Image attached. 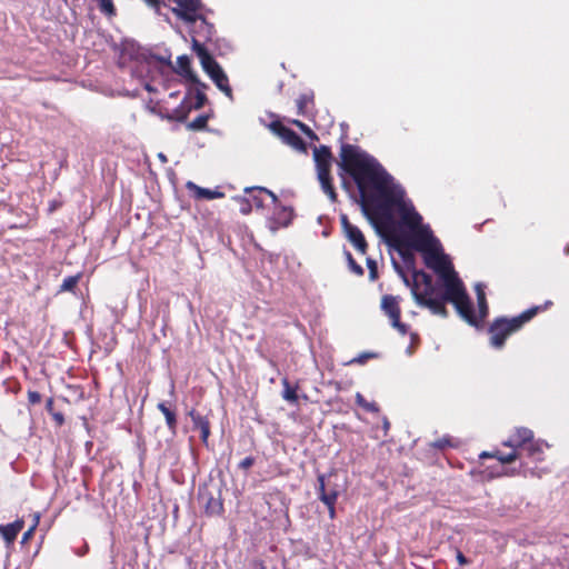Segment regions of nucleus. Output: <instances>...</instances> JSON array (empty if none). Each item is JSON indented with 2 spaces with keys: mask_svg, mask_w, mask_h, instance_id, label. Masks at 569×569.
<instances>
[{
  "mask_svg": "<svg viewBox=\"0 0 569 569\" xmlns=\"http://www.w3.org/2000/svg\"><path fill=\"white\" fill-rule=\"evenodd\" d=\"M339 167L356 184L361 211L377 232H388L395 223V213H398L401 223L410 229V233L393 239L397 250L405 260L407 254L402 249L421 252L425 264L441 279L443 292L435 283L430 287L422 286V289L419 284H412L411 292L416 302L443 318L448 317L446 302H450L466 322L475 323L469 308L470 297L463 282L442 252L430 227L422 224V217L412 202L406 199L402 186L373 156L358 146H341Z\"/></svg>",
  "mask_w": 569,
  "mask_h": 569,
  "instance_id": "nucleus-1",
  "label": "nucleus"
},
{
  "mask_svg": "<svg viewBox=\"0 0 569 569\" xmlns=\"http://www.w3.org/2000/svg\"><path fill=\"white\" fill-rule=\"evenodd\" d=\"M551 302H547L546 306H535L531 307L519 316L513 318L499 317L496 318L488 328V333L490 336V345L493 348L500 349L505 346L506 340L515 332L520 330L522 326L530 321L535 316L538 315L539 311H542L547 308Z\"/></svg>",
  "mask_w": 569,
  "mask_h": 569,
  "instance_id": "nucleus-2",
  "label": "nucleus"
},
{
  "mask_svg": "<svg viewBox=\"0 0 569 569\" xmlns=\"http://www.w3.org/2000/svg\"><path fill=\"white\" fill-rule=\"evenodd\" d=\"M192 49L199 58L204 72L210 77L220 91L232 99V89L229 84L228 76L221 66L214 60L206 47L194 38L192 40Z\"/></svg>",
  "mask_w": 569,
  "mask_h": 569,
  "instance_id": "nucleus-3",
  "label": "nucleus"
},
{
  "mask_svg": "<svg viewBox=\"0 0 569 569\" xmlns=\"http://www.w3.org/2000/svg\"><path fill=\"white\" fill-rule=\"evenodd\" d=\"M313 159L322 191L332 202H336L338 194L332 182L331 166L333 157L330 148L327 146L316 147L313 149Z\"/></svg>",
  "mask_w": 569,
  "mask_h": 569,
  "instance_id": "nucleus-4",
  "label": "nucleus"
},
{
  "mask_svg": "<svg viewBox=\"0 0 569 569\" xmlns=\"http://www.w3.org/2000/svg\"><path fill=\"white\" fill-rule=\"evenodd\" d=\"M207 88H202L201 86H197L194 90H190L187 97L182 100L179 108L174 110V119L179 122H183L187 120L191 110L201 109L207 102V96L204 90Z\"/></svg>",
  "mask_w": 569,
  "mask_h": 569,
  "instance_id": "nucleus-5",
  "label": "nucleus"
},
{
  "mask_svg": "<svg viewBox=\"0 0 569 569\" xmlns=\"http://www.w3.org/2000/svg\"><path fill=\"white\" fill-rule=\"evenodd\" d=\"M340 223L342 228V232L347 240L351 243V246L359 252L360 254H366L369 248V244L365 238L362 231L355 224H352L347 214L340 216Z\"/></svg>",
  "mask_w": 569,
  "mask_h": 569,
  "instance_id": "nucleus-6",
  "label": "nucleus"
},
{
  "mask_svg": "<svg viewBox=\"0 0 569 569\" xmlns=\"http://www.w3.org/2000/svg\"><path fill=\"white\" fill-rule=\"evenodd\" d=\"M381 308L383 312L389 317L391 326L396 328L401 335H406L408 327L400 321L401 309L398 298L392 295H385L381 299Z\"/></svg>",
  "mask_w": 569,
  "mask_h": 569,
  "instance_id": "nucleus-7",
  "label": "nucleus"
},
{
  "mask_svg": "<svg viewBox=\"0 0 569 569\" xmlns=\"http://www.w3.org/2000/svg\"><path fill=\"white\" fill-rule=\"evenodd\" d=\"M178 8L172 9L174 14L187 23H197L201 0H173Z\"/></svg>",
  "mask_w": 569,
  "mask_h": 569,
  "instance_id": "nucleus-8",
  "label": "nucleus"
},
{
  "mask_svg": "<svg viewBox=\"0 0 569 569\" xmlns=\"http://www.w3.org/2000/svg\"><path fill=\"white\" fill-rule=\"evenodd\" d=\"M271 129L276 132L288 146L300 152L307 151V146L303 139L292 129L283 126L279 121L271 123Z\"/></svg>",
  "mask_w": 569,
  "mask_h": 569,
  "instance_id": "nucleus-9",
  "label": "nucleus"
},
{
  "mask_svg": "<svg viewBox=\"0 0 569 569\" xmlns=\"http://www.w3.org/2000/svg\"><path fill=\"white\" fill-rule=\"evenodd\" d=\"M477 303H478V315L475 313L472 302L470 301V312L475 318V323L468 322L470 326L479 328L482 326L485 319L488 317L489 307L486 298L485 288L481 283H477L475 287Z\"/></svg>",
  "mask_w": 569,
  "mask_h": 569,
  "instance_id": "nucleus-10",
  "label": "nucleus"
},
{
  "mask_svg": "<svg viewBox=\"0 0 569 569\" xmlns=\"http://www.w3.org/2000/svg\"><path fill=\"white\" fill-rule=\"evenodd\" d=\"M174 71L183 77L186 80L196 86H201L202 88H208V86L199 80L197 74L191 69V61L188 56H180L177 59V67Z\"/></svg>",
  "mask_w": 569,
  "mask_h": 569,
  "instance_id": "nucleus-11",
  "label": "nucleus"
},
{
  "mask_svg": "<svg viewBox=\"0 0 569 569\" xmlns=\"http://www.w3.org/2000/svg\"><path fill=\"white\" fill-rule=\"evenodd\" d=\"M533 439V432L530 429L518 428L507 441H503V446L519 451Z\"/></svg>",
  "mask_w": 569,
  "mask_h": 569,
  "instance_id": "nucleus-12",
  "label": "nucleus"
},
{
  "mask_svg": "<svg viewBox=\"0 0 569 569\" xmlns=\"http://www.w3.org/2000/svg\"><path fill=\"white\" fill-rule=\"evenodd\" d=\"M295 217L293 209L291 207H284L282 204L274 206L271 222L276 228L288 227Z\"/></svg>",
  "mask_w": 569,
  "mask_h": 569,
  "instance_id": "nucleus-13",
  "label": "nucleus"
},
{
  "mask_svg": "<svg viewBox=\"0 0 569 569\" xmlns=\"http://www.w3.org/2000/svg\"><path fill=\"white\" fill-rule=\"evenodd\" d=\"M189 417L193 423V429L200 430V438L203 443L208 442L210 437V421L207 416H202L199 411L191 409L189 411Z\"/></svg>",
  "mask_w": 569,
  "mask_h": 569,
  "instance_id": "nucleus-14",
  "label": "nucleus"
},
{
  "mask_svg": "<svg viewBox=\"0 0 569 569\" xmlns=\"http://www.w3.org/2000/svg\"><path fill=\"white\" fill-rule=\"evenodd\" d=\"M186 188L188 189L189 192H191L192 197L197 200H213L221 199L224 197V193L222 191L202 188L192 181H188L186 183Z\"/></svg>",
  "mask_w": 569,
  "mask_h": 569,
  "instance_id": "nucleus-15",
  "label": "nucleus"
},
{
  "mask_svg": "<svg viewBox=\"0 0 569 569\" xmlns=\"http://www.w3.org/2000/svg\"><path fill=\"white\" fill-rule=\"evenodd\" d=\"M23 519H17L16 521L8 525H0V535L8 547L13 545L19 532L23 529Z\"/></svg>",
  "mask_w": 569,
  "mask_h": 569,
  "instance_id": "nucleus-16",
  "label": "nucleus"
},
{
  "mask_svg": "<svg viewBox=\"0 0 569 569\" xmlns=\"http://www.w3.org/2000/svg\"><path fill=\"white\" fill-rule=\"evenodd\" d=\"M520 458L527 457L533 461L543 460V445L539 440H532L519 450Z\"/></svg>",
  "mask_w": 569,
  "mask_h": 569,
  "instance_id": "nucleus-17",
  "label": "nucleus"
},
{
  "mask_svg": "<svg viewBox=\"0 0 569 569\" xmlns=\"http://www.w3.org/2000/svg\"><path fill=\"white\" fill-rule=\"evenodd\" d=\"M204 499V512L208 516H220L222 515L224 508L223 502L219 497H214L212 493H206L201 496Z\"/></svg>",
  "mask_w": 569,
  "mask_h": 569,
  "instance_id": "nucleus-18",
  "label": "nucleus"
},
{
  "mask_svg": "<svg viewBox=\"0 0 569 569\" xmlns=\"http://www.w3.org/2000/svg\"><path fill=\"white\" fill-rule=\"evenodd\" d=\"M317 480H318V496H319V499L326 503V497L329 498V499H332V502H337V499H338V496H339V492L338 490L332 487V488H327V485H326V476L320 473L318 475L317 477Z\"/></svg>",
  "mask_w": 569,
  "mask_h": 569,
  "instance_id": "nucleus-19",
  "label": "nucleus"
},
{
  "mask_svg": "<svg viewBox=\"0 0 569 569\" xmlns=\"http://www.w3.org/2000/svg\"><path fill=\"white\" fill-rule=\"evenodd\" d=\"M157 408L164 416L169 431L176 435L178 428V419L176 411L170 406H167L166 402H159L157 405Z\"/></svg>",
  "mask_w": 569,
  "mask_h": 569,
  "instance_id": "nucleus-20",
  "label": "nucleus"
},
{
  "mask_svg": "<svg viewBox=\"0 0 569 569\" xmlns=\"http://www.w3.org/2000/svg\"><path fill=\"white\" fill-rule=\"evenodd\" d=\"M198 21L199 24L197 26L198 30L196 32L203 39L211 40L214 33V26L208 22L202 14H199Z\"/></svg>",
  "mask_w": 569,
  "mask_h": 569,
  "instance_id": "nucleus-21",
  "label": "nucleus"
},
{
  "mask_svg": "<svg viewBox=\"0 0 569 569\" xmlns=\"http://www.w3.org/2000/svg\"><path fill=\"white\" fill-rule=\"evenodd\" d=\"M211 118V114L203 113L199 114L192 121L186 124L187 130L189 131H203L208 128V121Z\"/></svg>",
  "mask_w": 569,
  "mask_h": 569,
  "instance_id": "nucleus-22",
  "label": "nucleus"
},
{
  "mask_svg": "<svg viewBox=\"0 0 569 569\" xmlns=\"http://www.w3.org/2000/svg\"><path fill=\"white\" fill-rule=\"evenodd\" d=\"M313 104V94L302 93L297 99L298 114L307 116L309 113L310 106Z\"/></svg>",
  "mask_w": 569,
  "mask_h": 569,
  "instance_id": "nucleus-23",
  "label": "nucleus"
},
{
  "mask_svg": "<svg viewBox=\"0 0 569 569\" xmlns=\"http://www.w3.org/2000/svg\"><path fill=\"white\" fill-rule=\"evenodd\" d=\"M281 383L283 386L282 398L291 403H296L298 401V387H291L287 378H283Z\"/></svg>",
  "mask_w": 569,
  "mask_h": 569,
  "instance_id": "nucleus-24",
  "label": "nucleus"
},
{
  "mask_svg": "<svg viewBox=\"0 0 569 569\" xmlns=\"http://www.w3.org/2000/svg\"><path fill=\"white\" fill-rule=\"evenodd\" d=\"M80 279H81V273H78L76 276H69V277L64 278L60 286L59 291L60 292H64V291L73 292L78 286V282L80 281Z\"/></svg>",
  "mask_w": 569,
  "mask_h": 569,
  "instance_id": "nucleus-25",
  "label": "nucleus"
},
{
  "mask_svg": "<svg viewBox=\"0 0 569 569\" xmlns=\"http://www.w3.org/2000/svg\"><path fill=\"white\" fill-rule=\"evenodd\" d=\"M356 403L367 412H379V406L376 402H369L366 400L362 393H356Z\"/></svg>",
  "mask_w": 569,
  "mask_h": 569,
  "instance_id": "nucleus-26",
  "label": "nucleus"
},
{
  "mask_svg": "<svg viewBox=\"0 0 569 569\" xmlns=\"http://www.w3.org/2000/svg\"><path fill=\"white\" fill-rule=\"evenodd\" d=\"M430 287L433 283L432 277L423 270H417L413 272V284Z\"/></svg>",
  "mask_w": 569,
  "mask_h": 569,
  "instance_id": "nucleus-27",
  "label": "nucleus"
},
{
  "mask_svg": "<svg viewBox=\"0 0 569 569\" xmlns=\"http://www.w3.org/2000/svg\"><path fill=\"white\" fill-rule=\"evenodd\" d=\"M495 458L497 460H499L503 465L505 463H511V462H513L517 459H521L520 455H519V451L516 450V449H512V451L507 453V455L501 453L500 451H495Z\"/></svg>",
  "mask_w": 569,
  "mask_h": 569,
  "instance_id": "nucleus-28",
  "label": "nucleus"
},
{
  "mask_svg": "<svg viewBox=\"0 0 569 569\" xmlns=\"http://www.w3.org/2000/svg\"><path fill=\"white\" fill-rule=\"evenodd\" d=\"M244 192L264 193L271 198V201L274 206L279 204L278 196L264 187H247V188H244Z\"/></svg>",
  "mask_w": 569,
  "mask_h": 569,
  "instance_id": "nucleus-29",
  "label": "nucleus"
},
{
  "mask_svg": "<svg viewBox=\"0 0 569 569\" xmlns=\"http://www.w3.org/2000/svg\"><path fill=\"white\" fill-rule=\"evenodd\" d=\"M346 258L351 272L359 277L363 276V268L359 263H357V261L353 259L352 254L349 251L346 252Z\"/></svg>",
  "mask_w": 569,
  "mask_h": 569,
  "instance_id": "nucleus-30",
  "label": "nucleus"
},
{
  "mask_svg": "<svg viewBox=\"0 0 569 569\" xmlns=\"http://www.w3.org/2000/svg\"><path fill=\"white\" fill-rule=\"evenodd\" d=\"M99 9L102 13L107 14L108 17H113L117 12L112 0H100Z\"/></svg>",
  "mask_w": 569,
  "mask_h": 569,
  "instance_id": "nucleus-31",
  "label": "nucleus"
},
{
  "mask_svg": "<svg viewBox=\"0 0 569 569\" xmlns=\"http://www.w3.org/2000/svg\"><path fill=\"white\" fill-rule=\"evenodd\" d=\"M236 200L239 202L240 204V211L241 213L243 214H249L252 210V204H251V201L249 198H244V197H238L236 198Z\"/></svg>",
  "mask_w": 569,
  "mask_h": 569,
  "instance_id": "nucleus-32",
  "label": "nucleus"
},
{
  "mask_svg": "<svg viewBox=\"0 0 569 569\" xmlns=\"http://www.w3.org/2000/svg\"><path fill=\"white\" fill-rule=\"evenodd\" d=\"M249 194V199L251 201L252 207H256L257 209L264 208V202L261 197L262 193L258 192H247Z\"/></svg>",
  "mask_w": 569,
  "mask_h": 569,
  "instance_id": "nucleus-33",
  "label": "nucleus"
},
{
  "mask_svg": "<svg viewBox=\"0 0 569 569\" xmlns=\"http://www.w3.org/2000/svg\"><path fill=\"white\" fill-rule=\"evenodd\" d=\"M367 266H368V269H369V278L370 280H376L378 278V267H377V262L371 259V258H368L367 259Z\"/></svg>",
  "mask_w": 569,
  "mask_h": 569,
  "instance_id": "nucleus-34",
  "label": "nucleus"
},
{
  "mask_svg": "<svg viewBox=\"0 0 569 569\" xmlns=\"http://www.w3.org/2000/svg\"><path fill=\"white\" fill-rule=\"evenodd\" d=\"M431 446L436 449L442 450L447 447H451L452 443H451V439L449 437H442V438L437 439L435 442H432Z\"/></svg>",
  "mask_w": 569,
  "mask_h": 569,
  "instance_id": "nucleus-35",
  "label": "nucleus"
},
{
  "mask_svg": "<svg viewBox=\"0 0 569 569\" xmlns=\"http://www.w3.org/2000/svg\"><path fill=\"white\" fill-rule=\"evenodd\" d=\"M291 123L293 126H296L297 128H299L307 136L316 137L313 131L306 123H303L302 121H300V120H292Z\"/></svg>",
  "mask_w": 569,
  "mask_h": 569,
  "instance_id": "nucleus-36",
  "label": "nucleus"
},
{
  "mask_svg": "<svg viewBox=\"0 0 569 569\" xmlns=\"http://www.w3.org/2000/svg\"><path fill=\"white\" fill-rule=\"evenodd\" d=\"M291 123L293 126H296L297 128H299L307 136L316 137L313 131L306 123H303L302 121H300V120H292Z\"/></svg>",
  "mask_w": 569,
  "mask_h": 569,
  "instance_id": "nucleus-37",
  "label": "nucleus"
},
{
  "mask_svg": "<svg viewBox=\"0 0 569 569\" xmlns=\"http://www.w3.org/2000/svg\"><path fill=\"white\" fill-rule=\"evenodd\" d=\"M41 395L38 392V391H32V390H29L28 391V401L30 405H38L41 402Z\"/></svg>",
  "mask_w": 569,
  "mask_h": 569,
  "instance_id": "nucleus-38",
  "label": "nucleus"
},
{
  "mask_svg": "<svg viewBox=\"0 0 569 569\" xmlns=\"http://www.w3.org/2000/svg\"><path fill=\"white\" fill-rule=\"evenodd\" d=\"M254 461L256 460H254L253 457H251V456L250 457H246L244 459H242L239 462L238 467H239V469L248 470V469H250L254 465Z\"/></svg>",
  "mask_w": 569,
  "mask_h": 569,
  "instance_id": "nucleus-39",
  "label": "nucleus"
},
{
  "mask_svg": "<svg viewBox=\"0 0 569 569\" xmlns=\"http://www.w3.org/2000/svg\"><path fill=\"white\" fill-rule=\"evenodd\" d=\"M373 357H375V355H373V353L365 352V353H362V355L358 356L357 358L352 359V360L350 361V363H359V365H363V363H366V362H367V360H368V359L373 358Z\"/></svg>",
  "mask_w": 569,
  "mask_h": 569,
  "instance_id": "nucleus-40",
  "label": "nucleus"
},
{
  "mask_svg": "<svg viewBox=\"0 0 569 569\" xmlns=\"http://www.w3.org/2000/svg\"><path fill=\"white\" fill-rule=\"evenodd\" d=\"M326 500L327 501H326L325 505L328 508L329 517H330V519H335V517H336V503L337 502H332V499H329L327 497H326Z\"/></svg>",
  "mask_w": 569,
  "mask_h": 569,
  "instance_id": "nucleus-41",
  "label": "nucleus"
},
{
  "mask_svg": "<svg viewBox=\"0 0 569 569\" xmlns=\"http://www.w3.org/2000/svg\"><path fill=\"white\" fill-rule=\"evenodd\" d=\"M51 416L58 427H61L64 423V416L62 412L54 411Z\"/></svg>",
  "mask_w": 569,
  "mask_h": 569,
  "instance_id": "nucleus-42",
  "label": "nucleus"
},
{
  "mask_svg": "<svg viewBox=\"0 0 569 569\" xmlns=\"http://www.w3.org/2000/svg\"><path fill=\"white\" fill-rule=\"evenodd\" d=\"M149 7L153 8L157 12L160 11L161 6L163 4L162 0H143Z\"/></svg>",
  "mask_w": 569,
  "mask_h": 569,
  "instance_id": "nucleus-43",
  "label": "nucleus"
},
{
  "mask_svg": "<svg viewBox=\"0 0 569 569\" xmlns=\"http://www.w3.org/2000/svg\"><path fill=\"white\" fill-rule=\"evenodd\" d=\"M456 558L460 566H466L469 563V560L466 558V556L460 550H457Z\"/></svg>",
  "mask_w": 569,
  "mask_h": 569,
  "instance_id": "nucleus-44",
  "label": "nucleus"
},
{
  "mask_svg": "<svg viewBox=\"0 0 569 569\" xmlns=\"http://www.w3.org/2000/svg\"><path fill=\"white\" fill-rule=\"evenodd\" d=\"M38 520H39V517H37L36 523L28 531L24 532L23 540H27L32 536L33 530L36 529V527L38 525Z\"/></svg>",
  "mask_w": 569,
  "mask_h": 569,
  "instance_id": "nucleus-45",
  "label": "nucleus"
},
{
  "mask_svg": "<svg viewBox=\"0 0 569 569\" xmlns=\"http://www.w3.org/2000/svg\"><path fill=\"white\" fill-rule=\"evenodd\" d=\"M46 409L48 410V412L51 415L52 412H54L53 410V399L52 398H49L47 400V403H46Z\"/></svg>",
  "mask_w": 569,
  "mask_h": 569,
  "instance_id": "nucleus-46",
  "label": "nucleus"
},
{
  "mask_svg": "<svg viewBox=\"0 0 569 569\" xmlns=\"http://www.w3.org/2000/svg\"><path fill=\"white\" fill-rule=\"evenodd\" d=\"M253 566H254L253 569H267V567L262 560H256Z\"/></svg>",
  "mask_w": 569,
  "mask_h": 569,
  "instance_id": "nucleus-47",
  "label": "nucleus"
},
{
  "mask_svg": "<svg viewBox=\"0 0 569 569\" xmlns=\"http://www.w3.org/2000/svg\"><path fill=\"white\" fill-rule=\"evenodd\" d=\"M480 458H495V452L490 453V452H486L483 451L482 453L479 455Z\"/></svg>",
  "mask_w": 569,
  "mask_h": 569,
  "instance_id": "nucleus-48",
  "label": "nucleus"
},
{
  "mask_svg": "<svg viewBox=\"0 0 569 569\" xmlns=\"http://www.w3.org/2000/svg\"><path fill=\"white\" fill-rule=\"evenodd\" d=\"M416 341H419V336H418V333H411V342H412V345H413Z\"/></svg>",
  "mask_w": 569,
  "mask_h": 569,
  "instance_id": "nucleus-49",
  "label": "nucleus"
},
{
  "mask_svg": "<svg viewBox=\"0 0 569 569\" xmlns=\"http://www.w3.org/2000/svg\"><path fill=\"white\" fill-rule=\"evenodd\" d=\"M342 186L345 189H349V182L343 179Z\"/></svg>",
  "mask_w": 569,
  "mask_h": 569,
  "instance_id": "nucleus-50",
  "label": "nucleus"
}]
</instances>
